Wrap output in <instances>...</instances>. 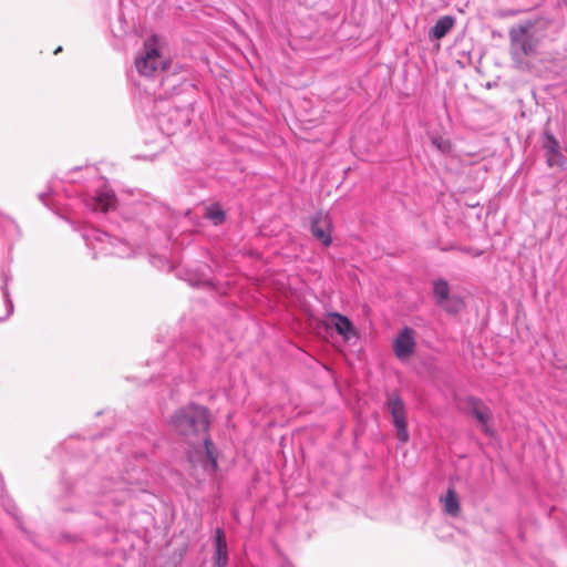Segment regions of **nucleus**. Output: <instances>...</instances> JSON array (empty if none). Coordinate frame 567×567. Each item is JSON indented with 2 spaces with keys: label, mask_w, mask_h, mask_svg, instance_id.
I'll return each mask as SVG.
<instances>
[{
  "label": "nucleus",
  "mask_w": 567,
  "mask_h": 567,
  "mask_svg": "<svg viewBox=\"0 0 567 567\" xmlns=\"http://www.w3.org/2000/svg\"><path fill=\"white\" fill-rule=\"evenodd\" d=\"M543 38L544 28L539 20H528L509 30L511 55L516 68H528L527 59L537 54Z\"/></svg>",
  "instance_id": "f257e3e1"
},
{
  "label": "nucleus",
  "mask_w": 567,
  "mask_h": 567,
  "mask_svg": "<svg viewBox=\"0 0 567 567\" xmlns=\"http://www.w3.org/2000/svg\"><path fill=\"white\" fill-rule=\"evenodd\" d=\"M174 429L182 435L205 434L209 420L207 410L198 405L181 409L172 419Z\"/></svg>",
  "instance_id": "f03ea898"
},
{
  "label": "nucleus",
  "mask_w": 567,
  "mask_h": 567,
  "mask_svg": "<svg viewBox=\"0 0 567 567\" xmlns=\"http://www.w3.org/2000/svg\"><path fill=\"white\" fill-rule=\"evenodd\" d=\"M135 68L143 76H155L166 69V60L159 52L156 35L145 42L143 51L135 59Z\"/></svg>",
  "instance_id": "7ed1b4c3"
},
{
  "label": "nucleus",
  "mask_w": 567,
  "mask_h": 567,
  "mask_svg": "<svg viewBox=\"0 0 567 567\" xmlns=\"http://www.w3.org/2000/svg\"><path fill=\"white\" fill-rule=\"evenodd\" d=\"M188 458L194 467L200 466L209 475L217 470V454L213 442L206 436L203 437L202 443L189 449Z\"/></svg>",
  "instance_id": "20e7f679"
},
{
  "label": "nucleus",
  "mask_w": 567,
  "mask_h": 567,
  "mask_svg": "<svg viewBox=\"0 0 567 567\" xmlns=\"http://www.w3.org/2000/svg\"><path fill=\"white\" fill-rule=\"evenodd\" d=\"M85 240L96 252L117 257L128 256L126 246L121 240L111 238L106 233L92 230L91 234L85 235Z\"/></svg>",
  "instance_id": "39448f33"
},
{
  "label": "nucleus",
  "mask_w": 567,
  "mask_h": 567,
  "mask_svg": "<svg viewBox=\"0 0 567 567\" xmlns=\"http://www.w3.org/2000/svg\"><path fill=\"white\" fill-rule=\"evenodd\" d=\"M386 405L391 413L398 439L400 442L406 443L410 435L408 432L406 409L404 402L399 395L391 394L388 396Z\"/></svg>",
  "instance_id": "423d86ee"
},
{
  "label": "nucleus",
  "mask_w": 567,
  "mask_h": 567,
  "mask_svg": "<svg viewBox=\"0 0 567 567\" xmlns=\"http://www.w3.org/2000/svg\"><path fill=\"white\" fill-rule=\"evenodd\" d=\"M415 331L412 328H403L393 341V351L398 359H409L415 350Z\"/></svg>",
  "instance_id": "0eeeda50"
},
{
  "label": "nucleus",
  "mask_w": 567,
  "mask_h": 567,
  "mask_svg": "<svg viewBox=\"0 0 567 567\" xmlns=\"http://www.w3.org/2000/svg\"><path fill=\"white\" fill-rule=\"evenodd\" d=\"M470 412L480 424L483 432L487 435H493L494 430L491 425L492 413L489 409L477 399H470Z\"/></svg>",
  "instance_id": "6e6552de"
},
{
  "label": "nucleus",
  "mask_w": 567,
  "mask_h": 567,
  "mask_svg": "<svg viewBox=\"0 0 567 567\" xmlns=\"http://www.w3.org/2000/svg\"><path fill=\"white\" fill-rule=\"evenodd\" d=\"M312 235L319 239L324 246L331 243V220L328 214L317 213L311 219Z\"/></svg>",
  "instance_id": "1a4fd4ad"
},
{
  "label": "nucleus",
  "mask_w": 567,
  "mask_h": 567,
  "mask_svg": "<svg viewBox=\"0 0 567 567\" xmlns=\"http://www.w3.org/2000/svg\"><path fill=\"white\" fill-rule=\"evenodd\" d=\"M116 204L115 194L112 189L104 187L96 192L86 205L95 212H107L113 209Z\"/></svg>",
  "instance_id": "9d476101"
},
{
  "label": "nucleus",
  "mask_w": 567,
  "mask_h": 567,
  "mask_svg": "<svg viewBox=\"0 0 567 567\" xmlns=\"http://www.w3.org/2000/svg\"><path fill=\"white\" fill-rule=\"evenodd\" d=\"M326 324L328 327H334L337 332L341 334L346 340H349L354 334V328L351 321L337 312L328 315Z\"/></svg>",
  "instance_id": "9b49d317"
},
{
  "label": "nucleus",
  "mask_w": 567,
  "mask_h": 567,
  "mask_svg": "<svg viewBox=\"0 0 567 567\" xmlns=\"http://www.w3.org/2000/svg\"><path fill=\"white\" fill-rule=\"evenodd\" d=\"M228 561L227 544L224 532L218 528L215 535L214 567H226Z\"/></svg>",
  "instance_id": "f8f14e48"
},
{
  "label": "nucleus",
  "mask_w": 567,
  "mask_h": 567,
  "mask_svg": "<svg viewBox=\"0 0 567 567\" xmlns=\"http://www.w3.org/2000/svg\"><path fill=\"white\" fill-rule=\"evenodd\" d=\"M454 18L451 16L441 17L430 31V37L435 40L444 38L454 27Z\"/></svg>",
  "instance_id": "ddd939ff"
},
{
  "label": "nucleus",
  "mask_w": 567,
  "mask_h": 567,
  "mask_svg": "<svg viewBox=\"0 0 567 567\" xmlns=\"http://www.w3.org/2000/svg\"><path fill=\"white\" fill-rule=\"evenodd\" d=\"M433 293L436 300V303H443L450 296V286L447 281L443 279H439L434 281L433 285Z\"/></svg>",
  "instance_id": "4468645a"
},
{
  "label": "nucleus",
  "mask_w": 567,
  "mask_h": 567,
  "mask_svg": "<svg viewBox=\"0 0 567 567\" xmlns=\"http://www.w3.org/2000/svg\"><path fill=\"white\" fill-rule=\"evenodd\" d=\"M444 504V509L450 515H457L460 512V503L458 498L453 489H449L444 498L442 499Z\"/></svg>",
  "instance_id": "2eb2a0df"
},
{
  "label": "nucleus",
  "mask_w": 567,
  "mask_h": 567,
  "mask_svg": "<svg viewBox=\"0 0 567 567\" xmlns=\"http://www.w3.org/2000/svg\"><path fill=\"white\" fill-rule=\"evenodd\" d=\"M439 306L450 313H457L463 308V301L461 298H458L456 296H451L443 303H440Z\"/></svg>",
  "instance_id": "dca6fc26"
},
{
  "label": "nucleus",
  "mask_w": 567,
  "mask_h": 567,
  "mask_svg": "<svg viewBox=\"0 0 567 567\" xmlns=\"http://www.w3.org/2000/svg\"><path fill=\"white\" fill-rule=\"evenodd\" d=\"M544 148L546 150V155L559 151V145L555 136L549 133H544V142H543Z\"/></svg>",
  "instance_id": "f3484780"
},
{
  "label": "nucleus",
  "mask_w": 567,
  "mask_h": 567,
  "mask_svg": "<svg viewBox=\"0 0 567 567\" xmlns=\"http://www.w3.org/2000/svg\"><path fill=\"white\" fill-rule=\"evenodd\" d=\"M207 217L215 224L218 225L224 221L225 214L218 206H210L207 208Z\"/></svg>",
  "instance_id": "a211bd4d"
},
{
  "label": "nucleus",
  "mask_w": 567,
  "mask_h": 567,
  "mask_svg": "<svg viewBox=\"0 0 567 567\" xmlns=\"http://www.w3.org/2000/svg\"><path fill=\"white\" fill-rule=\"evenodd\" d=\"M546 157H547V164L550 167H554V166L563 167L564 166V163H565L564 155L560 153V151L550 153V154L546 155Z\"/></svg>",
  "instance_id": "6ab92c4d"
},
{
  "label": "nucleus",
  "mask_w": 567,
  "mask_h": 567,
  "mask_svg": "<svg viewBox=\"0 0 567 567\" xmlns=\"http://www.w3.org/2000/svg\"><path fill=\"white\" fill-rule=\"evenodd\" d=\"M433 144L442 153H449L452 150V145H451L450 141L441 138V137L433 138Z\"/></svg>",
  "instance_id": "aec40b11"
},
{
  "label": "nucleus",
  "mask_w": 567,
  "mask_h": 567,
  "mask_svg": "<svg viewBox=\"0 0 567 567\" xmlns=\"http://www.w3.org/2000/svg\"><path fill=\"white\" fill-rule=\"evenodd\" d=\"M3 300H4V303H6V313L3 316V318L8 317L11 312H12V309H13V306H12V302L9 300V297H8V293L4 292L3 293ZM0 319H2V317H0Z\"/></svg>",
  "instance_id": "412c9836"
},
{
  "label": "nucleus",
  "mask_w": 567,
  "mask_h": 567,
  "mask_svg": "<svg viewBox=\"0 0 567 567\" xmlns=\"http://www.w3.org/2000/svg\"><path fill=\"white\" fill-rule=\"evenodd\" d=\"M3 219H4V221H6V223H8L9 225L16 226L14 220H13V219H11L10 217H8V216H3Z\"/></svg>",
  "instance_id": "4be33fe9"
},
{
  "label": "nucleus",
  "mask_w": 567,
  "mask_h": 567,
  "mask_svg": "<svg viewBox=\"0 0 567 567\" xmlns=\"http://www.w3.org/2000/svg\"><path fill=\"white\" fill-rule=\"evenodd\" d=\"M61 50H62V48H61V47H59V48L54 51V53L61 52Z\"/></svg>",
  "instance_id": "5701e85b"
}]
</instances>
